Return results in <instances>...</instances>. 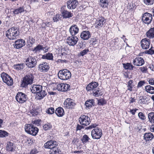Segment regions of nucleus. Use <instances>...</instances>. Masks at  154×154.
Segmentation results:
<instances>
[{
    "label": "nucleus",
    "instance_id": "f257e3e1",
    "mask_svg": "<svg viewBox=\"0 0 154 154\" xmlns=\"http://www.w3.org/2000/svg\"><path fill=\"white\" fill-rule=\"evenodd\" d=\"M32 93L36 94L39 100H42L47 95L46 92L42 90V86L40 85H33L30 88Z\"/></svg>",
    "mask_w": 154,
    "mask_h": 154
},
{
    "label": "nucleus",
    "instance_id": "f03ea898",
    "mask_svg": "<svg viewBox=\"0 0 154 154\" xmlns=\"http://www.w3.org/2000/svg\"><path fill=\"white\" fill-rule=\"evenodd\" d=\"M20 34L19 29L15 27H13L6 31V35L10 40H13L17 38Z\"/></svg>",
    "mask_w": 154,
    "mask_h": 154
},
{
    "label": "nucleus",
    "instance_id": "7ed1b4c3",
    "mask_svg": "<svg viewBox=\"0 0 154 154\" xmlns=\"http://www.w3.org/2000/svg\"><path fill=\"white\" fill-rule=\"evenodd\" d=\"M34 76L32 73H29L26 75L23 78L21 86L23 88H26L29 85L32 84L34 80Z\"/></svg>",
    "mask_w": 154,
    "mask_h": 154
},
{
    "label": "nucleus",
    "instance_id": "20e7f679",
    "mask_svg": "<svg viewBox=\"0 0 154 154\" xmlns=\"http://www.w3.org/2000/svg\"><path fill=\"white\" fill-rule=\"evenodd\" d=\"M24 128L26 132L33 136H36L39 131L38 128L31 124H25Z\"/></svg>",
    "mask_w": 154,
    "mask_h": 154
},
{
    "label": "nucleus",
    "instance_id": "39448f33",
    "mask_svg": "<svg viewBox=\"0 0 154 154\" xmlns=\"http://www.w3.org/2000/svg\"><path fill=\"white\" fill-rule=\"evenodd\" d=\"M71 75L70 71L66 69L60 70L58 74L59 78L64 80L69 79L71 78Z\"/></svg>",
    "mask_w": 154,
    "mask_h": 154
},
{
    "label": "nucleus",
    "instance_id": "423d86ee",
    "mask_svg": "<svg viewBox=\"0 0 154 154\" xmlns=\"http://www.w3.org/2000/svg\"><path fill=\"white\" fill-rule=\"evenodd\" d=\"M3 82L8 86L12 85L13 84V79L6 73L3 72L1 74Z\"/></svg>",
    "mask_w": 154,
    "mask_h": 154
},
{
    "label": "nucleus",
    "instance_id": "0eeeda50",
    "mask_svg": "<svg viewBox=\"0 0 154 154\" xmlns=\"http://www.w3.org/2000/svg\"><path fill=\"white\" fill-rule=\"evenodd\" d=\"M91 133L92 138L95 139H100L103 135L102 129L98 127L95 128L92 130Z\"/></svg>",
    "mask_w": 154,
    "mask_h": 154
},
{
    "label": "nucleus",
    "instance_id": "6e6552de",
    "mask_svg": "<svg viewBox=\"0 0 154 154\" xmlns=\"http://www.w3.org/2000/svg\"><path fill=\"white\" fill-rule=\"evenodd\" d=\"M26 65L28 68H32L35 67L37 63V61L35 57L29 56L25 59Z\"/></svg>",
    "mask_w": 154,
    "mask_h": 154
},
{
    "label": "nucleus",
    "instance_id": "1a4fd4ad",
    "mask_svg": "<svg viewBox=\"0 0 154 154\" xmlns=\"http://www.w3.org/2000/svg\"><path fill=\"white\" fill-rule=\"evenodd\" d=\"M79 121L80 125L87 126L91 122L90 118L85 115H82L79 119Z\"/></svg>",
    "mask_w": 154,
    "mask_h": 154
},
{
    "label": "nucleus",
    "instance_id": "9d476101",
    "mask_svg": "<svg viewBox=\"0 0 154 154\" xmlns=\"http://www.w3.org/2000/svg\"><path fill=\"white\" fill-rule=\"evenodd\" d=\"M15 98L17 101L20 103H23L28 99L27 95L25 94L20 92L17 94Z\"/></svg>",
    "mask_w": 154,
    "mask_h": 154
},
{
    "label": "nucleus",
    "instance_id": "9b49d317",
    "mask_svg": "<svg viewBox=\"0 0 154 154\" xmlns=\"http://www.w3.org/2000/svg\"><path fill=\"white\" fill-rule=\"evenodd\" d=\"M76 104L74 100L70 98H67L63 103L64 107L69 109H73Z\"/></svg>",
    "mask_w": 154,
    "mask_h": 154
},
{
    "label": "nucleus",
    "instance_id": "f8f14e48",
    "mask_svg": "<svg viewBox=\"0 0 154 154\" xmlns=\"http://www.w3.org/2000/svg\"><path fill=\"white\" fill-rule=\"evenodd\" d=\"M65 6H63L61 8L60 11L61 16L63 19L69 18L72 17L73 14L71 12L69 11L66 10Z\"/></svg>",
    "mask_w": 154,
    "mask_h": 154
},
{
    "label": "nucleus",
    "instance_id": "ddd939ff",
    "mask_svg": "<svg viewBox=\"0 0 154 154\" xmlns=\"http://www.w3.org/2000/svg\"><path fill=\"white\" fill-rule=\"evenodd\" d=\"M56 88L58 91L65 92L69 90L70 86L69 85L64 83H56Z\"/></svg>",
    "mask_w": 154,
    "mask_h": 154
},
{
    "label": "nucleus",
    "instance_id": "4468645a",
    "mask_svg": "<svg viewBox=\"0 0 154 154\" xmlns=\"http://www.w3.org/2000/svg\"><path fill=\"white\" fill-rule=\"evenodd\" d=\"M152 19V15L151 14L146 12L144 13L142 16V20L143 22L145 24H150Z\"/></svg>",
    "mask_w": 154,
    "mask_h": 154
},
{
    "label": "nucleus",
    "instance_id": "2eb2a0df",
    "mask_svg": "<svg viewBox=\"0 0 154 154\" xmlns=\"http://www.w3.org/2000/svg\"><path fill=\"white\" fill-rule=\"evenodd\" d=\"M50 68L49 64L46 62H42L38 65V70L42 72H47Z\"/></svg>",
    "mask_w": 154,
    "mask_h": 154
},
{
    "label": "nucleus",
    "instance_id": "dca6fc26",
    "mask_svg": "<svg viewBox=\"0 0 154 154\" xmlns=\"http://www.w3.org/2000/svg\"><path fill=\"white\" fill-rule=\"evenodd\" d=\"M78 41V38L75 36L71 35L68 37L66 39L67 43L70 46H74Z\"/></svg>",
    "mask_w": 154,
    "mask_h": 154
},
{
    "label": "nucleus",
    "instance_id": "f3484780",
    "mask_svg": "<svg viewBox=\"0 0 154 154\" xmlns=\"http://www.w3.org/2000/svg\"><path fill=\"white\" fill-rule=\"evenodd\" d=\"M106 20V19L102 16L97 19L95 22V24L96 25L95 26V28L99 29L102 27L105 24Z\"/></svg>",
    "mask_w": 154,
    "mask_h": 154
},
{
    "label": "nucleus",
    "instance_id": "a211bd4d",
    "mask_svg": "<svg viewBox=\"0 0 154 154\" xmlns=\"http://www.w3.org/2000/svg\"><path fill=\"white\" fill-rule=\"evenodd\" d=\"M67 6L69 9H73L75 8L79 4L77 0H68L67 2Z\"/></svg>",
    "mask_w": 154,
    "mask_h": 154
},
{
    "label": "nucleus",
    "instance_id": "6ab92c4d",
    "mask_svg": "<svg viewBox=\"0 0 154 154\" xmlns=\"http://www.w3.org/2000/svg\"><path fill=\"white\" fill-rule=\"evenodd\" d=\"M25 45V41L22 39H19L15 42V43L13 44L14 48L19 49L24 46Z\"/></svg>",
    "mask_w": 154,
    "mask_h": 154
},
{
    "label": "nucleus",
    "instance_id": "aec40b11",
    "mask_svg": "<svg viewBox=\"0 0 154 154\" xmlns=\"http://www.w3.org/2000/svg\"><path fill=\"white\" fill-rule=\"evenodd\" d=\"M141 47L145 49H148L149 47L150 42L149 39L147 38L143 39L140 42Z\"/></svg>",
    "mask_w": 154,
    "mask_h": 154
},
{
    "label": "nucleus",
    "instance_id": "412c9836",
    "mask_svg": "<svg viewBox=\"0 0 154 154\" xmlns=\"http://www.w3.org/2000/svg\"><path fill=\"white\" fill-rule=\"evenodd\" d=\"M80 37L83 40H88L91 37V33L88 30L83 31L81 33Z\"/></svg>",
    "mask_w": 154,
    "mask_h": 154
},
{
    "label": "nucleus",
    "instance_id": "4be33fe9",
    "mask_svg": "<svg viewBox=\"0 0 154 154\" xmlns=\"http://www.w3.org/2000/svg\"><path fill=\"white\" fill-rule=\"evenodd\" d=\"M133 64L136 66H142L144 63V61L143 58L137 57L133 60Z\"/></svg>",
    "mask_w": 154,
    "mask_h": 154
},
{
    "label": "nucleus",
    "instance_id": "5701e85b",
    "mask_svg": "<svg viewBox=\"0 0 154 154\" xmlns=\"http://www.w3.org/2000/svg\"><path fill=\"white\" fill-rule=\"evenodd\" d=\"M69 31L72 36H75L79 32V28L76 25H72L70 27Z\"/></svg>",
    "mask_w": 154,
    "mask_h": 154
},
{
    "label": "nucleus",
    "instance_id": "b1692460",
    "mask_svg": "<svg viewBox=\"0 0 154 154\" xmlns=\"http://www.w3.org/2000/svg\"><path fill=\"white\" fill-rule=\"evenodd\" d=\"M98 82H92L88 84L86 87V89L88 91H92L98 86Z\"/></svg>",
    "mask_w": 154,
    "mask_h": 154
},
{
    "label": "nucleus",
    "instance_id": "393cba45",
    "mask_svg": "<svg viewBox=\"0 0 154 154\" xmlns=\"http://www.w3.org/2000/svg\"><path fill=\"white\" fill-rule=\"evenodd\" d=\"M15 146L14 144L11 142H7L6 147V150L8 152H13L15 151Z\"/></svg>",
    "mask_w": 154,
    "mask_h": 154
},
{
    "label": "nucleus",
    "instance_id": "a878e982",
    "mask_svg": "<svg viewBox=\"0 0 154 154\" xmlns=\"http://www.w3.org/2000/svg\"><path fill=\"white\" fill-rule=\"evenodd\" d=\"M154 138V136L151 132L146 133L144 134L143 139L146 142L151 141Z\"/></svg>",
    "mask_w": 154,
    "mask_h": 154
},
{
    "label": "nucleus",
    "instance_id": "bb28decb",
    "mask_svg": "<svg viewBox=\"0 0 154 154\" xmlns=\"http://www.w3.org/2000/svg\"><path fill=\"white\" fill-rule=\"evenodd\" d=\"M95 104L94 100L93 99L87 100L85 103L86 107L88 108V109L91 108L92 106H94Z\"/></svg>",
    "mask_w": 154,
    "mask_h": 154
},
{
    "label": "nucleus",
    "instance_id": "cd10ccee",
    "mask_svg": "<svg viewBox=\"0 0 154 154\" xmlns=\"http://www.w3.org/2000/svg\"><path fill=\"white\" fill-rule=\"evenodd\" d=\"M55 113L59 117L63 116L65 114L64 110L61 107L57 108L55 110Z\"/></svg>",
    "mask_w": 154,
    "mask_h": 154
},
{
    "label": "nucleus",
    "instance_id": "c85d7f7f",
    "mask_svg": "<svg viewBox=\"0 0 154 154\" xmlns=\"http://www.w3.org/2000/svg\"><path fill=\"white\" fill-rule=\"evenodd\" d=\"M25 10L23 6L20 7L17 9H15L12 12L14 15H17L19 14H21L25 11Z\"/></svg>",
    "mask_w": 154,
    "mask_h": 154
},
{
    "label": "nucleus",
    "instance_id": "c756f323",
    "mask_svg": "<svg viewBox=\"0 0 154 154\" xmlns=\"http://www.w3.org/2000/svg\"><path fill=\"white\" fill-rule=\"evenodd\" d=\"M93 95L95 97H99L102 96L103 93L99 88H97L93 91Z\"/></svg>",
    "mask_w": 154,
    "mask_h": 154
},
{
    "label": "nucleus",
    "instance_id": "7c9ffc66",
    "mask_svg": "<svg viewBox=\"0 0 154 154\" xmlns=\"http://www.w3.org/2000/svg\"><path fill=\"white\" fill-rule=\"evenodd\" d=\"M44 49L45 48L43 47V45L39 44L34 48L32 51L34 53H36L40 52L41 50H44Z\"/></svg>",
    "mask_w": 154,
    "mask_h": 154
},
{
    "label": "nucleus",
    "instance_id": "2f4dec72",
    "mask_svg": "<svg viewBox=\"0 0 154 154\" xmlns=\"http://www.w3.org/2000/svg\"><path fill=\"white\" fill-rule=\"evenodd\" d=\"M145 90L147 93L151 94H154V87L150 85H147L145 86Z\"/></svg>",
    "mask_w": 154,
    "mask_h": 154
},
{
    "label": "nucleus",
    "instance_id": "473e14b6",
    "mask_svg": "<svg viewBox=\"0 0 154 154\" xmlns=\"http://www.w3.org/2000/svg\"><path fill=\"white\" fill-rule=\"evenodd\" d=\"M147 36L150 38L154 37V28H151L146 33Z\"/></svg>",
    "mask_w": 154,
    "mask_h": 154
},
{
    "label": "nucleus",
    "instance_id": "72a5a7b5",
    "mask_svg": "<svg viewBox=\"0 0 154 154\" xmlns=\"http://www.w3.org/2000/svg\"><path fill=\"white\" fill-rule=\"evenodd\" d=\"M42 58L44 59H46L48 60H53V56L52 53H48L43 55Z\"/></svg>",
    "mask_w": 154,
    "mask_h": 154
},
{
    "label": "nucleus",
    "instance_id": "f704fd0d",
    "mask_svg": "<svg viewBox=\"0 0 154 154\" xmlns=\"http://www.w3.org/2000/svg\"><path fill=\"white\" fill-rule=\"evenodd\" d=\"M122 64L123 67L125 69H128L130 70H132L134 67V66L131 63H123Z\"/></svg>",
    "mask_w": 154,
    "mask_h": 154
},
{
    "label": "nucleus",
    "instance_id": "c9c22d12",
    "mask_svg": "<svg viewBox=\"0 0 154 154\" xmlns=\"http://www.w3.org/2000/svg\"><path fill=\"white\" fill-rule=\"evenodd\" d=\"M25 66V64L24 63H21L14 64L13 67L14 69L18 70L23 69Z\"/></svg>",
    "mask_w": 154,
    "mask_h": 154
},
{
    "label": "nucleus",
    "instance_id": "e433bc0d",
    "mask_svg": "<svg viewBox=\"0 0 154 154\" xmlns=\"http://www.w3.org/2000/svg\"><path fill=\"white\" fill-rule=\"evenodd\" d=\"M90 140H91L90 139L86 134L84 135L81 139V140L83 144H85L87 143L90 142Z\"/></svg>",
    "mask_w": 154,
    "mask_h": 154
},
{
    "label": "nucleus",
    "instance_id": "4c0bfd02",
    "mask_svg": "<svg viewBox=\"0 0 154 154\" xmlns=\"http://www.w3.org/2000/svg\"><path fill=\"white\" fill-rule=\"evenodd\" d=\"M108 3L107 0H100V7L103 8L107 7Z\"/></svg>",
    "mask_w": 154,
    "mask_h": 154
},
{
    "label": "nucleus",
    "instance_id": "58836bf2",
    "mask_svg": "<svg viewBox=\"0 0 154 154\" xmlns=\"http://www.w3.org/2000/svg\"><path fill=\"white\" fill-rule=\"evenodd\" d=\"M148 118L150 122L154 123V112L149 113L148 115Z\"/></svg>",
    "mask_w": 154,
    "mask_h": 154
},
{
    "label": "nucleus",
    "instance_id": "ea45409f",
    "mask_svg": "<svg viewBox=\"0 0 154 154\" xmlns=\"http://www.w3.org/2000/svg\"><path fill=\"white\" fill-rule=\"evenodd\" d=\"M133 83V81L132 80H130L127 83L128 85L127 87H128V90H129L130 91H132V88L134 86V85H132Z\"/></svg>",
    "mask_w": 154,
    "mask_h": 154
},
{
    "label": "nucleus",
    "instance_id": "a19ab883",
    "mask_svg": "<svg viewBox=\"0 0 154 154\" xmlns=\"http://www.w3.org/2000/svg\"><path fill=\"white\" fill-rule=\"evenodd\" d=\"M89 51V50L87 49H85L83 51H81V52L79 53L78 55L79 57L83 56L84 55L87 54V53Z\"/></svg>",
    "mask_w": 154,
    "mask_h": 154
},
{
    "label": "nucleus",
    "instance_id": "79ce46f5",
    "mask_svg": "<svg viewBox=\"0 0 154 154\" xmlns=\"http://www.w3.org/2000/svg\"><path fill=\"white\" fill-rule=\"evenodd\" d=\"M9 133L7 131L2 130H0V137H5L8 136Z\"/></svg>",
    "mask_w": 154,
    "mask_h": 154
},
{
    "label": "nucleus",
    "instance_id": "37998d69",
    "mask_svg": "<svg viewBox=\"0 0 154 154\" xmlns=\"http://www.w3.org/2000/svg\"><path fill=\"white\" fill-rule=\"evenodd\" d=\"M97 104L99 105L103 106L106 104L107 102L105 99L102 98L98 100Z\"/></svg>",
    "mask_w": 154,
    "mask_h": 154
},
{
    "label": "nucleus",
    "instance_id": "c03bdc74",
    "mask_svg": "<svg viewBox=\"0 0 154 154\" xmlns=\"http://www.w3.org/2000/svg\"><path fill=\"white\" fill-rule=\"evenodd\" d=\"M61 15L60 14H57L53 17V20L54 22L58 21L61 18Z\"/></svg>",
    "mask_w": 154,
    "mask_h": 154
},
{
    "label": "nucleus",
    "instance_id": "a18cd8bd",
    "mask_svg": "<svg viewBox=\"0 0 154 154\" xmlns=\"http://www.w3.org/2000/svg\"><path fill=\"white\" fill-rule=\"evenodd\" d=\"M143 1L147 5H151L154 3V0H143Z\"/></svg>",
    "mask_w": 154,
    "mask_h": 154
},
{
    "label": "nucleus",
    "instance_id": "49530a36",
    "mask_svg": "<svg viewBox=\"0 0 154 154\" xmlns=\"http://www.w3.org/2000/svg\"><path fill=\"white\" fill-rule=\"evenodd\" d=\"M52 125L50 123H47L43 125V129L45 130H47L51 129L52 128Z\"/></svg>",
    "mask_w": 154,
    "mask_h": 154
},
{
    "label": "nucleus",
    "instance_id": "de8ad7c7",
    "mask_svg": "<svg viewBox=\"0 0 154 154\" xmlns=\"http://www.w3.org/2000/svg\"><path fill=\"white\" fill-rule=\"evenodd\" d=\"M98 124L96 123H93L91 124L89 126L86 127L85 128V130H90L93 128H95L96 126H98Z\"/></svg>",
    "mask_w": 154,
    "mask_h": 154
},
{
    "label": "nucleus",
    "instance_id": "09e8293b",
    "mask_svg": "<svg viewBox=\"0 0 154 154\" xmlns=\"http://www.w3.org/2000/svg\"><path fill=\"white\" fill-rule=\"evenodd\" d=\"M152 48H153V47L151 46V48L149 50L145 51L144 53L146 54H148L150 55L154 54V50H153L152 49Z\"/></svg>",
    "mask_w": 154,
    "mask_h": 154
},
{
    "label": "nucleus",
    "instance_id": "8fccbe9b",
    "mask_svg": "<svg viewBox=\"0 0 154 154\" xmlns=\"http://www.w3.org/2000/svg\"><path fill=\"white\" fill-rule=\"evenodd\" d=\"M140 103L141 104H145V100L147 99V97L146 96H142L140 97Z\"/></svg>",
    "mask_w": 154,
    "mask_h": 154
},
{
    "label": "nucleus",
    "instance_id": "3c124183",
    "mask_svg": "<svg viewBox=\"0 0 154 154\" xmlns=\"http://www.w3.org/2000/svg\"><path fill=\"white\" fill-rule=\"evenodd\" d=\"M139 118L141 120H144L146 119L145 115L142 112H140L138 114Z\"/></svg>",
    "mask_w": 154,
    "mask_h": 154
},
{
    "label": "nucleus",
    "instance_id": "603ef678",
    "mask_svg": "<svg viewBox=\"0 0 154 154\" xmlns=\"http://www.w3.org/2000/svg\"><path fill=\"white\" fill-rule=\"evenodd\" d=\"M54 109L53 107L49 108L46 111V112L48 114H52L54 113Z\"/></svg>",
    "mask_w": 154,
    "mask_h": 154
},
{
    "label": "nucleus",
    "instance_id": "864d4df0",
    "mask_svg": "<svg viewBox=\"0 0 154 154\" xmlns=\"http://www.w3.org/2000/svg\"><path fill=\"white\" fill-rule=\"evenodd\" d=\"M146 83L144 80H141L138 83L137 88H140L143 86Z\"/></svg>",
    "mask_w": 154,
    "mask_h": 154
},
{
    "label": "nucleus",
    "instance_id": "5fc2aeb1",
    "mask_svg": "<svg viewBox=\"0 0 154 154\" xmlns=\"http://www.w3.org/2000/svg\"><path fill=\"white\" fill-rule=\"evenodd\" d=\"M30 113L32 114L33 116H35L38 114L37 111L35 109H30Z\"/></svg>",
    "mask_w": 154,
    "mask_h": 154
},
{
    "label": "nucleus",
    "instance_id": "6e6d98bb",
    "mask_svg": "<svg viewBox=\"0 0 154 154\" xmlns=\"http://www.w3.org/2000/svg\"><path fill=\"white\" fill-rule=\"evenodd\" d=\"M139 69L143 72V73H146L147 68L146 66H143L141 67Z\"/></svg>",
    "mask_w": 154,
    "mask_h": 154
},
{
    "label": "nucleus",
    "instance_id": "4d7b16f0",
    "mask_svg": "<svg viewBox=\"0 0 154 154\" xmlns=\"http://www.w3.org/2000/svg\"><path fill=\"white\" fill-rule=\"evenodd\" d=\"M84 127L85 126L83 125L78 124L76 127V130H80L82 129H84Z\"/></svg>",
    "mask_w": 154,
    "mask_h": 154
},
{
    "label": "nucleus",
    "instance_id": "13d9d810",
    "mask_svg": "<svg viewBox=\"0 0 154 154\" xmlns=\"http://www.w3.org/2000/svg\"><path fill=\"white\" fill-rule=\"evenodd\" d=\"M149 84L151 85H154V78H151L149 79L148 81Z\"/></svg>",
    "mask_w": 154,
    "mask_h": 154
},
{
    "label": "nucleus",
    "instance_id": "bf43d9fd",
    "mask_svg": "<svg viewBox=\"0 0 154 154\" xmlns=\"http://www.w3.org/2000/svg\"><path fill=\"white\" fill-rule=\"evenodd\" d=\"M138 110V109L135 108L134 109H130V112L133 115H134L135 114V113L137 110Z\"/></svg>",
    "mask_w": 154,
    "mask_h": 154
},
{
    "label": "nucleus",
    "instance_id": "052dcab7",
    "mask_svg": "<svg viewBox=\"0 0 154 154\" xmlns=\"http://www.w3.org/2000/svg\"><path fill=\"white\" fill-rule=\"evenodd\" d=\"M38 152V151L37 149H32L29 153V154H36Z\"/></svg>",
    "mask_w": 154,
    "mask_h": 154
},
{
    "label": "nucleus",
    "instance_id": "680f3d73",
    "mask_svg": "<svg viewBox=\"0 0 154 154\" xmlns=\"http://www.w3.org/2000/svg\"><path fill=\"white\" fill-rule=\"evenodd\" d=\"M96 41V39L95 37L91 38L90 40H89V43H94Z\"/></svg>",
    "mask_w": 154,
    "mask_h": 154
},
{
    "label": "nucleus",
    "instance_id": "e2e57ef3",
    "mask_svg": "<svg viewBox=\"0 0 154 154\" xmlns=\"http://www.w3.org/2000/svg\"><path fill=\"white\" fill-rule=\"evenodd\" d=\"M39 122L40 121L39 120H37L33 121L32 122L33 124L37 125V126H38V125L39 124Z\"/></svg>",
    "mask_w": 154,
    "mask_h": 154
},
{
    "label": "nucleus",
    "instance_id": "0e129e2a",
    "mask_svg": "<svg viewBox=\"0 0 154 154\" xmlns=\"http://www.w3.org/2000/svg\"><path fill=\"white\" fill-rule=\"evenodd\" d=\"M149 68L152 71H154V64L152 63L151 64H150Z\"/></svg>",
    "mask_w": 154,
    "mask_h": 154
},
{
    "label": "nucleus",
    "instance_id": "69168bd1",
    "mask_svg": "<svg viewBox=\"0 0 154 154\" xmlns=\"http://www.w3.org/2000/svg\"><path fill=\"white\" fill-rule=\"evenodd\" d=\"M150 129L151 132H154V124H152L150 126Z\"/></svg>",
    "mask_w": 154,
    "mask_h": 154
},
{
    "label": "nucleus",
    "instance_id": "338daca9",
    "mask_svg": "<svg viewBox=\"0 0 154 154\" xmlns=\"http://www.w3.org/2000/svg\"><path fill=\"white\" fill-rule=\"evenodd\" d=\"M48 94L50 95H54L56 94V92L53 91H49L48 92Z\"/></svg>",
    "mask_w": 154,
    "mask_h": 154
},
{
    "label": "nucleus",
    "instance_id": "774afa93",
    "mask_svg": "<svg viewBox=\"0 0 154 154\" xmlns=\"http://www.w3.org/2000/svg\"><path fill=\"white\" fill-rule=\"evenodd\" d=\"M30 42L31 43V44H33L35 42V39L33 38H32L31 39H30Z\"/></svg>",
    "mask_w": 154,
    "mask_h": 154
}]
</instances>
